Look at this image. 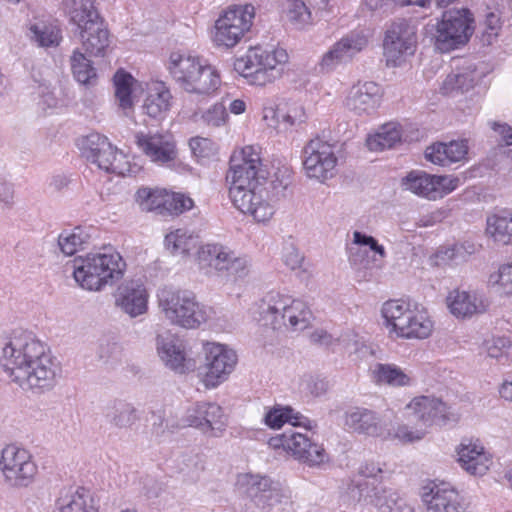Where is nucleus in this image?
<instances>
[{
    "label": "nucleus",
    "mask_w": 512,
    "mask_h": 512,
    "mask_svg": "<svg viewBox=\"0 0 512 512\" xmlns=\"http://www.w3.org/2000/svg\"><path fill=\"white\" fill-rule=\"evenodd\" d=\"M479 246L470 241H464L460 244L447 248L443 251V259L450 260L454 264H459L467 260V257L475 254Z\"/></svg>",
    "instance_id": "5fc2aeb1"
},
{
    "label": "nucleus",
    "mask_w": 512,
    "mask_h": 512,
    "mask_svg": "<svg viewBox=\"0 0 512 512\" xmlns=\"http://www.w3.org/2000/svg\"><path fill=\"white\" fill-rule=\"evenodd\" d=\"M426 512H471L464 498L453 488L433 486L422 496Z\"/></svg>",
    "instance_id": "393cba45"
},
{
    "label": "nucleus",
    "mask_w": 512,
    "mask_h": 512,
    "mask_svg": "<svg viewBox=\"0 0 512 512\" xmlns=\"http://www.w3.org/2000/svg\"><path fill=\"white\" fill-rule=\"evenodd\" d=\"M358 493L359 501L363 500L374 506L378 512H415L407 501L393 489L375 485V481L357 482L352 493Z\"/></svg>",
    "instance_id": "6ab92c4d"
},
{
    "label": "nucleus",
    "mask_w": 512,
    "mask_h": 512,
    "mask_svg": "<svg viewBox=\"0 0 512 512\" xmlns=\"http://www.w3.org/2000/svg\"><path fill=\"white\" fill-rule=\"evenodd\" d=\"M296 435H298V432L290 430L288 432L283 433L279 437L271 438L270 441H269V444L273 448H280V447H282L284 450L290 452V447L289 446H292L290 444V442H291L290 439H292Z\"/></svg>",
    "instance_id": "774afa93"
},
{
    "label": "nucleus",
    "mask_w": 512,
    "mask_h": 512,
    "mask_svg": "<svg viewBox=\"0 0 512 512\" xmlns=\"http://www.w3.org/2000/svg\"><path fill=\"white\" fill-rule=\"evenodd\" d=\"M254 18L251 4L229 6L215 22L213 42L217 47H235L250 32Z\"/></svg>",
    "instance_id": "9d476101"
},
{
    "label": "nucleus",
    "mask_w": 512,
    "mask_h": 512,
    "mask_svg": "<svg viewBox=\"0 0 512 512\" xmlns=\"http://www.w3.org/2000/svg\"><path fill=\"white\" fill-rule=\"evenodd\" d=\"M53 512H99L98 499L83 487L61 493Z\"/></svg>",
    "instance_id": "7c9ffc66"
},
{
    "label": "nucleus",
    "mask_w": 512,
    "mask_h": 512,
    "mask_svg": "<svg viewBox=\"0 0 512 512\" xmlns=\"http://www.w3.org/2000/svg\"><path fill=\"white\" fill-rule=\"evenodd\" d=\"M371 375L373 380L379 385L406 387L414 383V378L411 374L395 364L376 363L371 368Z\"/></svg>",
    "instance_id": "e433bc0d"
},
{
    "label": "nucleus",
    "mask_w": 512,
    "mask_h": 512,
    "mask_svg": "<svg viewBox=\"0 0 512 512\" xmlns=\"http://www.w3.org/2000/svg\"><path fill=\"white\" fill-rule=\"evenodd\" d=\"M458 183V178L431 175L424 171H411L402 180V185L406 190L429 200L443 198L455 190Z\"/></svg>",
    "instance_id": "aec40b11"
},
{
    "label": "nucleus",
    "mask_w": 512,
    "mask_h": 512,
    "mask_svg": "<svg viewBox=\"0 0 512 512\" xmlns=\"http://www.w3.org/2000/svg\"><path fill=\"white\" fill-rule=\"evenodd\" d=\"M409 419L424 428L437 421H445L448 418L447 406L439 398L433 396H418L413 398L405 407Z\"/></svg>",
    "instance_id": "5701e85b"
},
{
    "label": "nucleus",
    "mask_w": 512,
    "mask_h": 512,
    "mask_svg": "<svg viewBox=\"0 0 512 512\" xmlns=\"http://www.w3.org/2000/svg\"><path fill=\"white\" fill-rule=\"evenodd\" d=\"M90 240V234L82 227L64 230L58 236V246L65 255H73Z\"/></svg>",
    "instance_id": "37998d69"
},
{
    "label": "nucleus",
    "mask_w": 512,
    "mask_h": 512,
    "mask_svg": "<svg viewBox=\"0 0 512 512\" xmlns=\"http://www.w3.org/2000/svg\"><path fill=\"white\" fill-rule=\"evenodd\" d=\"M264 423L272 429H279L285 423H289L294 427H304L311 430L312 421L301 413L296 412L290 406L275 405L267 409L264 415Z\"/></svg>",
    "instance_id": "f704fd0d"
},
{
    "label": "nucleus",
    "mask_w": 512,
    "mask_h": 512,
    "mask_svg": "<svg viewBox=\"0 0 512 512\" xmlns=\"http://www.w3.org/2000/svg\"><path fill=\"white\" fill-rule=\"evenodd\" d=\"M501 29L500 18L497 14L489 12L484 20L483 41L491 45Z\"/></svg>",
    "instance_id": "13d9d810"
},
{
    "label": "nucleus",
    "mask_w": 512,
    "mask_h": 512,
    "mask_svg": "<svg viewBox=\"0 0 512 512\" xmlns=\"http://www.w3.org/2000/svg\"><path fill=\"white\" fill-rule=\"evenodd\" d=\"M284 262L290 269L295 270L299 268L303 261V256L292 245L285 248Z\"/></svg>",
    "instance_id": "69168bd1"
},
{
    "label": "nucleus",
    "mask_w": 512,
    "mask_h": 512,
    "mask_svg": "<svg viewBox=\"0 0 512 512\" xmlns=\"http://www.w3.org/2000/svg\"><path fill=\"white\" fill-rule=\"evenodd\" d=\"M405 423H397L388 432L387 437L396 439L402 443H412L424 438L426 431L423 427L417 425L415 421L409 419V414L405 411Z\"/></svg>",
    "instance_id": "c03bdc74"
},
{
    "label": "nucleus",
    "mask_w": 512,
    "mask_h": 512,
    "mask_svg": "<svg viewBox=\"0 0 512 512\" xmlns=\"http://www.w3.org/2000/svg\"><path fill=\"white\" fill-rule=\"evenodd\" d=\"M228 117L223 103H216L202 114L203 121L210 126L218 127L226 122Z\"/></svg>",
    "instance_id": "4d7b16f0"
},
{
    "label": "nucleus",
    "mask_w": 512,
    "mask_h": 512,
    "mask_svg": "<svg viewBox=\"0 0 512 512\" xmlns=\"http://www.w3.org/2000/svg\"><path fill=\"white\" fill-rule=\"evenodd\" d=\"M157 298L161 312L172 324L195 329L209 318L208 309L191 291L165 286L158 290Z\"/></svg>",
    "instance_id": "6e6552de"
},
{
    "label": "nucleus",
    "mask_w": 512,
    "mask_h": 512,
    "mask_svg": "<svg viewBox=\"0 0 512 512\" xmlns=\"http://www.w3.org/2000/svg\"><path fill=\"white\" fill-rule=\"evenodd\" d=\"M382 316L390 333L402 338H427L433 329L432 321L426 310L402 300H390L383 304Z\"/></svg>",
    "instance_id": "1a4fd4ad"
},
{
    "label": "nucleus",
    "mask_w": 512,
    "mask_h": 512,
    "mask_svg": "<svg viewBox=\"0 0 512 512\" xmlns=\"http://www.w3.org/2000/svg\"><path fill=\"white\" fill-rule=\"evenodd\" d=\"M266 183V180L264 181ZM290 176L286 171L275 174V179L267 182V186L262 185L264 201L272 205L273 214L275 213L276 203L286 196V190L290 185Z\"/></svg>",
    "instance_id": "a18cd8bd"
},
{
    "label": "nucleus",
    "mask_w": 512,
    "mask_h": 512,
    "mask_svg": "<svg viewBox=\"0 0 512 512\" xmlns=\"http://www.w3.org/2000/svg\"><path fill=\"white\" fill-rule=\"evenodd\" d=\"M29 37L37 46L42 48L56 47L62 39L61 30L56 24L44 22L31 25Z\"/></svg>",
    "instance_id": "a19ab883"
},
{
    "label": "nucleus",
    "mask_w": 512,
    "mask_h": 512,
    "mask_svg": "<svg viewBox=\"0 0 512 512\" xmlns=\"http://www.w3.org/2000/svg\"><path fill=\"white\" fill-rule=\"evenodd\" d=\"M417 43L416 27L405 19L394 21L384 38V55L389 65L397 66L406 56L412 55Z\"/></svg>",
    "instance_id": "dca6fc26"
},
{
    "label": "nucleus",
    "mask_w": 512,
    "mask_h": 512,
    "mask_svg": "<svg viewBox=\"0 0 512 512\" xmlns=\"http://www.w3.org/2000/svg\"><path fill=\"white\" fill-rule=\"evenodd\" d=\"M487 232L495 242L507 245L512 241V217L493 215L487 219Z\"/></svg>",
    "instance_id": "49530a36"
},
{
    "label": "nucleus",
    "mask_w": 512,
    "mask_h": 512,
    "mask_svg": "<svg viewBox=\"0 0 512 512\" xmlns=\"http://www.w3.org/2000/svg\"><path fill=\"white\" fill-rule=\"evenodd\" d=\"M126 263L112 250L88 253L73 260V277L85 290L101 291L124 276Z\"/></svg>",
    "instance_id": "7ed1b4c3"
},
{
    "label": "nucleus",
    "mask_w": 512,
    "mask_h": 512,
    "mask_svg": "<svg viewBox=\"0 0 512 512\" xmlns=\"http://www.w3.org/2000/svg\"><path fill=\"white\" fill-rule=\"evenodd\" d=\"M491 129L501 136V142L505 146L512 145V127L507 123H500L496 121L489 122Z\"/></svg>",
    "instance_id": "338daca9"
},
{
    "label": "nucleus",
    "mask_w": 512,
    "mask_h": 512,
    "mask_svg": "<svg viewBox=\"0 0 512 512\" xmlns=\"http://www.w3.org/2000/svg\"><path fill=\"white\" fill-rule=\"evenodd\" d=\"M344 427L346 430L371 437L384 435V428L379 415L364 407H353L344 414Z\"/></svg>",
    "instance_id": "cd10ccee"
},
{
    "label": "nucleus",
    "mask_w": 512,
    "mask_h": 512,
    "mask_svg": "<svg viewBox=\"0 0 512 512\" xmlns=\"http://www.w3.org/2000/svg\"><path fill=\"white\" fill-rule=\"evenodd\" d=\"M230 183L229 194L235 207L250 214L258 222H265L273 216V207L264 201L262 182L265 170L262 169L258 152L252 146L244 147L230 158V169L226 176Z\"/></svg>",
    "instance_id": "f03ea898"
},
{
    "label": "nucleus",
    "mask_w": 512,
    "mask_h": 512,
    "mask_svg": "<svg viewBox=\"0 0 512 512\" xmlns=\"http://www.w3.org/2000/svg\"><path fill=\"white\" fill-rule=\"evenodd\" d=\"M57 105L58 99L54 92L47 87H40L37 102L38 108L46 113L48 110L56 108Z\"/></svg>",
    "instance_id": "052dcab7"
},
{
    "label": "nucleus",
    "mask_w": 512,
    "mask_h": 512,
    "mask_svg": "<svg viewBox=\"0 0 512 512\" xmlns=\"http://www.w3.org/2000/svg\"><path fill=\"white\" fill-rule=\"evenodd\" d=\"M154 420L152 423V434L156 437L160 438L163 437L166 433V431L172 433L175 429H178L180 427H184V422L174 425L173 423H170L169 420H166L162 413L154 414L153 415Z\"/></svg>",
    "instance_id": "bf43d9fd"
},
{
    "label": "nucleus",
    "mask_w": 512,
    "mask_h": 512,
    "mask_svg": "<svg viewBox=\"0 0 512 512\" xmlns=\"http://www.w3.org/2000/svg\"><path fill=\"white\" fill-rule=\"evenodd\" d=\"M381 89L375 82L358 83L352 86L347 98L346 107L357 115H371L380 105Z\"/></svg>",
    "instance_id": "a878e982"
},
{
    "label": "nucleus",
    "mask_w": 512,
    "mask_h": 512,
    "mask_svg": "<svg viewBox=\"0 0 512 512\" xmlns=\"http://www.w3.org/2000/svg\"><path fill=\"white\" fill-rule=\"evenodd\" d=\"M473 23L472 13L468 9L444 12L442 20L436 25L435 48L441 53H446L466 44L474 32Z\"/></svg>",
    "instance_id": "9b49d317"
},
{
    "label": "nucleus",
    "mask_w": 512,
    "mask_h": 512,
    "mask_svg": "<svg viewBox=\"0 0 512 512\" xmlns=\"http://www.w3.org/2000/svg\"><path fill=\"white\" fill-rule=\"evenodd\" d=\"M70 69L74 79L85 86H93L97 82V71L93 63L79 49L75 48L70 56Z\"/></svg>",
    "instance_id": "58836bf2"
},
{
    "label": "nucleus",
    "mask_w": 512,
    "mask_h": 512,
    "mask_svg": "<svg viewBox=\"0 0 512 512\" xmlns=\"http://www.w3.org/2000/svg\"><path fill=\"white\" fill-rule=\"evenodd\" d=\"M108 148L107 137L99 133H90L81 141V150L88 161H91L102 149Z\"/></svg>",
    "instance_id": "864d4df0"
},
{
    "label": "nucleus",
    "mask_w": 512,
    "mask_h": 512,
    "mask_svg": "<svg viewBox=\"0 0 512 512\" xmlns=\"http://www.w3.org/2000/svg\"><path fill=\"white\" fill-rule=\"evenodd\" d=\"M286 16L288 21L297 29L303 28L311 21V12L301 0H288Z\"/></svg>",
    "instance_id": "3c124183"
},
{
    "label": "nucleus",
    "mask_w": 512,
    "mask_h": 512,
    "mask_svg": "<svg viewBox=\"0 0 512 512\" xmlns=\"http://www.w3.org/2000/svg\"><path fill=\"white\" fill-rule=\"evenodd\" d=\"M468 151V141L465 139L452 140L448 143L436 142L426 148L425 158L435 165L446 167L466 161Z\"/></svg>",
    "instance_id": "c756f323"
},
{
    "label": "nucleus",
    "mask_w": 512,
    "mask_h": 512,
    "mask_svg": "<svg viewBox=\"0 0 512 512\" xmlns=\"http://www.w3.org/2000/svg\"><path fill=\"white\" fill-rule=\"evenodd\" d=\"M133 83L134 78L124 71L120 70L114 75L115 96L123 110L130 109L133 105L131 97Z\"/></svg>",
    "instance_id": "09e8293b"
},
{
    "label": "nucleus",
    "mask_w": 512,
    "mask_h": 512,
    "mask_svg": "<svg viewBox=\"0 0 512 512\" xmlns=\"http://www.w3.org/2000/svg\"><path fill=\"white\" fill-rule=\"evenodd\" d=\"M165 244L173 254H188L197 245V239L187 231L178 229L165 237Z\"/></svg>",
    "instance_id": "de8ad7c7"
},
{
    "label": "nucleus",
    "mask_w": 512,
    "mask_h": 512,
    "mask_svg": "<svg viewBox=\"0 0 512 512\" xmlns=\"http://www.w3.org/2000/svg\"><path fill=\"white\" fill-rule=\"evenodd\" d=\"M414 139H417V136L406 134L400 124L389 122L383 124L374 135H370L366 145L371 151H383L393 148L398 143L411 142Z\"/></svg>",
    "instance_id": "473e14b6"
},
{
    "label": "nucleus",
    "mask_w": 512,
    "mask_h": 512,
    "mask_svg": "<svg viewBox=\"0 0 512 512\" xmlns=\"http://www.w3.org/2000/svg\"><path fill=\"white\" fill-rule=\"evenodd\" d=\"M353 236L355 243L364 244L365 246L369 247L371 251L378 254L381 258H384L386 256L384 247L378 244L377 240L374 237L366 235L359 231H355L353 233Z\"/></svg>",
    "instance_id": "680f3d73"
},
{
    "label": "nucleus",
    "mask_w": 512,
    "mask_h": 512,
    "mask_svg": "<svg viewBox=\"0 0 512 512\" xmlns=\"http://www.w3.org/2000/svg\"><path fill=\"white\" fill-rule=\"evenodd\" d=\"M157 351L165 366L179 374H185L195 368L192 359L185 356L182 344L171 335L157 337Z\"/></svg>",
    "instance_id": "c85d7f7f"
},
{
    "label": "nucleus",
    "mask_w": 512,
    "mask_h": 512,
    "mask_svg": "<svg viewBox=\"0 0 512 512\" xmlns=\"http://www.w3.org/2000/svg\"><path fill=\"white\" fill-rule=\"evenodd\" d=\"M253 314L264 326L273 329L286 327L293 331L304 330L312 316L305 302L275 291L267 293L257 303Z\"/></svg>",
    "instance_id": "20e7f679"
},
{
    "label": "nucleus",
    "mask_w": 512,
    "mask_h": 512,
    "mask_svg": "<svg viewBox=\"0 0 512 512\" xmlns=\"http://www.w3.org/2000/svg\"><path fill=\"white\" fill-rule=\"evenodd\" d=\"M205 361L201 367L202 381L206 388H215L224 382L237 363L236 353L226 345L206 343Z\"/></svg>",
    "instance_id": "4468645a"
},
{
    "label": "nucleus",
    "mask_w": 512,
    "mask_h": 512,
    "mask_svg": "<svg viewBox=\"0 0 512 512\" xmlns=\"http://www.w3.org/2000/svg\"><path fill=\"white\" fill-rule=\"evenodd\" d=\"M458 462L471 475H483L488 470L490 458L484 447L472 441H463L457 449Z\"/></svg>",
    "instance_id": "2f4dec72"
},
{
    "label": "nucleus",
    "mask_w": 512,
    "mask_h": 512,
    "mask_svg": "<svg viewBox=\"0 0 512 512\" xmlns=\"http://www.w3.org/2000/svg\"><path fill=\"white\" fill-rule=\"evenodd\" d=\"M336 164L333 147L319 138L310 140L303 149V168L309 178L320 182L332 178Z\"/></svg>",
    "instance_id": "a211bd4d"
},
{
    "label": "nucleus",
    "mask_w": 512,
    "mask_h": 512,
    "mask_svg": "<svg viewBox=\"0 0 512 512\" xmlns=\"http://www.w3.org/2000/svg\"><path fill=\"white\" fill-rule=\"evenodd\" d=\"M0 365L23 389L45 391L56 384L58 365L32 332L14 330L1 349Z\"/></svg>",
    "instance_id": "f257e3e1"
},
{
    "label": "nucleus",
    "mask_w": 512,
    "mask_h": 512,
    "mask_svg": "<svg viewBox=\"0 0 512 512\" xmlns=\"http://www.w3.org/2000/svg\"><path fill=\"white\" fill-rule=\"evenodd\" d=\"M288 60V53L283 48L253 47L235 60L234 69L250 84L266 86L282 77Z\"/></svg>",
    "instance_id": "423d86ee"
},
{
    "label": "nucleus",
    "mask_w": 512,
    "mask_h": 512,
    "mask_svg": "<svg viewBox=\"0 0 512 512\" xmlns=\"http://www.w3.org/2000/svg\"><path fill=\"white\" fill-rule=\"evenodd\" d=\"M489 282L500 294L512 296V262L501 265L498 271L490 275Z\"/></svg>",
    "instance_id": "603ef678"
},
{
    "label": "nucleus",
    "mask_w": 512,
    "mask_h": 512,
    "mask_svg": "<svg viewBox=\"0 0 512 512\" xmlns=\"http://www.w3.org/2000/svg\"><path fill=\"white\" fill-rule=\"evenodd\" d=\"M278 128L288 130L289 128L299 126L306 120L305 110L302 105L293 104L286 111L278 109L276 111Z\"/></svg>",
    "instance_id": "8fccbe9b"
},
{
    "label": "nucleus",
    "mask_w": 512,
    "mask_h": 512,
    "mask_svg": "<svg viewBox=\"0 0 512 512\" xmlns=\"http://www.w3.org/2000/svg\"><path fill=\"white\" fill-rule=\"evenodd\" d=\"M108 148H105V152L103 148L90 162L108 173L124 175L128 171L126 156L119 152L109 141Z\"/></svg>",
    "instance_id": "ea45409f"
},
{
    "label": "nucleus",
    "mask_w": 512,
    "mask_h": 512,
    "mask_svg": "<svg viewBox=\"0 0 512 512\" xmlns=\"http://www.w3.org/2000/svg\"><path fill=\"white\" fill-rule=\"evenodd\" d=\"M105 418L116 429H129L139 420L134 405L122 400L115 401L108 407Z\"/></svg>",
    "instance_id": "4c0bfd02"
},
{
    "label": "nucleus",
    "mask_w": 512,
    "mask_h": 512,
    "mask_svg": "<svg viewBox=\"0 0 512 512\" xmlns=\"http://www.w3.org/2000/svg\"><path fill=\"white\" fill-rule=\"evenodd\" d=\"M290 452L292 455L310 466H318L327 460V454L322 445L312 442L306 434L298 432V435L290 439Z\"/></svg>",
    "instance_id": "72a5a7b5"
},
{
    "label": "nucleus",
    "mask_w": 512,
    "mask_h": 512,
    "mask_svg": "<svg viewBox=\"0 0 512 512\" xmlns=\"http://www.w3.org/2000/svg\"><path fill=\"white\" fill-rule=\"evenodd\" d=\"M136 203L142 211L155 212L166 217L181 214L190 210L194 202L182 193H169L158 188H139L135 194Z\"/></svg>",
    "instance_id": "ddd939ff"
},
{
    "label": "nucleus",
    "mask_w": 512,
    "mask_h": 512,
    "mask_svg": "<svg viewBox=\"0 0 512 512\" xmlns=\"http://www.w3.org/2000/svg\"><path fill=\"white\" fill-rule=\"evenodd\" d=\"M184 425L199 428L218 437L226 427V417L218 404L201 402L187 409Z\"/></svg>",
    "instance_id": "412c9836"
},
{
    "label": "nucleus",
    "mask_w": 512,
    "mask_h": 512,
    "mask_svg": "<svg viewBox=\"0 0 512 512\" xmlns=\"http://www.w3.org/2000/svg\"><path fill=\"white\" fill-rule=\"evenodd\" d=\"M476 82L475 70L467 68L461 71L453 72L445 78L441 86L443 94L452 92H467L472 89Z\"/></svg>",
    "instance_id": "79ce46f5"
},
{
    "label": "nucleus",
    "mask_w": 512,
    "mask_h": 512,
    "mask_svg": "<svg viewBox=\"0 0 512 512\" xmlns=\"http://www.w3.org/2000/svg\"><path fill=\"white\" fill-rule=\"evenodd\" d=\"M172 95L163 82H157L150 88L144 101V113L155 120L166 117L172 105Z\"/></svg>",
    "instance_id": "c9c22d12"
},
{
    "label": "nucleus",
    "mask_w": 512,
    "mask_h": 512,
    "mask_svg": "<svg viewBox=\"0 0 512 512\" xmlns=\"http://www.w3.org/2000/svg\"><path fill=\"white\" fill-rule=\"evenodd\" d=\"M0 469L4 482L13 488L28 487L37 474L31 454L16 445H8L2 450Z\"/></svg>",
    "instance_id": "f8f14e48"
},
{
    "label": "nucleus",
    "mask_w": 512,
    "mask_h": 512,
    "mask_svg": "<svg viewBox=\"0 0 512 512\" xmlns=\"http://www.w3.org/2000/svg\"><path fill=\"white\" fill-rule=\"evenodd\" d=\"M70 20L79 29L82 48L90 55L103 57L109 47V31L94 6V0H65Z\"/></svg>",
    "instance_id": "39448f33"
},
{
    "label": "nucleus",
    "mask_w": 512,
    "mask_h": 512,
    "mask_svg": "<svg viewBox=\"0 0 512 512\" xmlns=\"http://www.w3.org/2000/svg\"><path fill=\"white\" fill-rule=\"evenodd\" d=\"M148 293L141 279L122 282L115 294V304L134 318L147 311Z\"/></svg>",
    "instance_id": "b1692460"
},
{
    "label": "nucleus",
    "mask_w": 512,
    "mask_h": 512,
    "mask_svg": "<svg viewBox=\"0 0 512 512\" xmlns=\"http://www.w3.org/2000/svg\"><path fill=\"white\" fill-rule=\"evenodd\" d=\"M364 244H357L353 241L352 245L348 248L349 261L354 266H361L364 264L368 251Z\"/></svg>",
    "instance_id": "e2e57ef3"
},
{
    "label": "nucleus",
    "mask_w": 512,
    "mask_h": 512,
    "mask_svg": "<svg viewBox=\"0 0 512 512\" xmlns=\"http://www.w3.org/2000/svg\"><path fill=\"white\" fill-rule=\"evenodd\" d=\"M448 308L455 317L465 319L484 313L488 301L484 295L475 290H454L447 297Z\"/></svg>",
    "instance_id": "bb28decb"
},
{
    "label": "nucleus",
    "mask_w": 512,
    "mask_h": 512,
    "mask_svg": "<svg viewBox=\"0 0 512 512\" xmlns=\"http://www.w3.org/2000/svg\"><path fill=\"white\" fill-rule=\"evenodd\" d=\"M198 259L202 267H210L238 278L245 277L249 272L248 259L236 255L233 250L222 244L202 246L198 251Z\"/></svg>",
    "instance_id": "f3484780"
},
{
    "label": "nucleus",
    "mask_w": 512,
    "mask_h": 512,
    "mask_svg": "<svg viewBox=\"0 0 512 512\" xmlns=\"http://www.w3.org/2000/svg\"><path fill=\"white\" fill-rule=\"evenodd\" d=\"M192 153L197 157H206L209 154L211 141L207 138L195 137L189 141Z\"/></svg>",
    "instance_id": "0e129e2a"
},
{
    "label": "nucleus",
    "mask_w": 512,
    "mask_h": 512,
    "mask_svg": "<svg viewBox=\"0 0 512 512\" xmlns=\"http://www.w3.org/2000/svg\"><path fill=\"white\" fill-rule=\"evenodd\" d=\"M168 70L175 81L187 92L208 95L220 85L217 70L199 57L173 52Z\"/></svg>",
    "instance_id": "0eeeda50"
},
{
    "label": "nucleus",
    "mask_w": 512,
    "mask_h": 512,
    "mask_svg": "<svg viewBox=\"0 0 512 512\" xmlns=\"http://www.w3.org/2000/svg\"><path fill=\"white\" fill-rule=\"evenodd\" d=\"M511 348V342L504 337L493 338L486 342L488 356L496 359L502 364H505L508 361L509 351Z\"/></svg>",
    "instance_id": "6e6d98bb"
},
{
    "label": "nucleus",
    "mask_w": 512,
    "mask_h": 512,
    "mask_svg": "<svg viewBox=\"0 0 512 512\" xmlns=\"http://www.w3.org/2000/svg\"><path fill=\"white\" fill-rule=\"evenodd\" d=\"M368 45V38L361 31H352L334 44L321 56L317 67L320 73L327 74L340 66L351 63Z\"/></svg>",
    "instance_id": "2eb2a0df"
},
{
    "label": "nucleus",
    "mask_w": 512,
    "mask_h": 512,
    "mask_svg": "<svg viewBox=\"0 0 512 512\" xmlns=\"http://www.w3.org/2000/svg\"><path fill=\"white\" fill-rule=\"evenodd\" d=\"M135 142L142 153L158 165H168L177 156L174 138L169 133H137Z\"/></svg>",
    "instance_id": "4be33fe9"
}]
</instances>
